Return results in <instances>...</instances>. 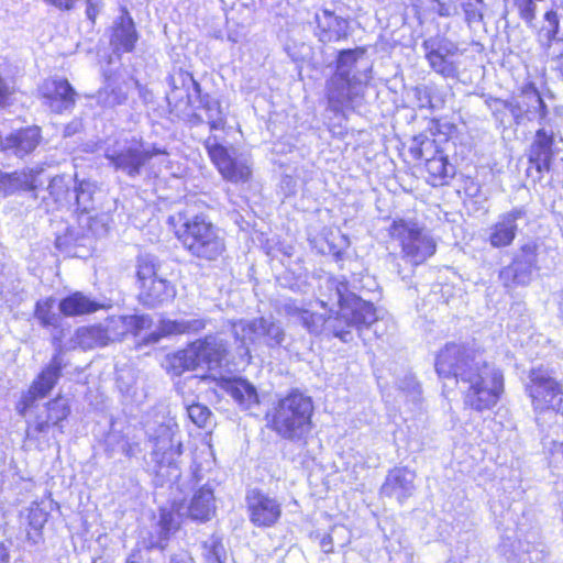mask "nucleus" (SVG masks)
<instances>
[{
    "label": "nucleus",
    "mask_w": 563,
    "mask_h": 563,
    "mask_svg": "<svg viewBox=\"0 0 563 563\" xmlns=\"http://www.w3.org/2000/svg\"><path fill=\"white\" fill-rule=\"evenodd\" d=\"M319 302L335 317L325 318L297 306L295 302L285 303L288 316L297 318L301 324L313 334L329 329L334 336L343 342L353 340L352 329L362 330L377 321V312L373 303L350 292L345 280L336 277H325L319 285Z\"/></svg>",
    "instance_id": "1"
},
{
    "label": "nucleus",
    "mask_w": 563,
    "mask_h": 563,
    "mask_svg": "<svg viewBox=\"0 0 563 563\" xmlns=\"http://www.w3.org/2000/svg\"><path fill=\"white\" fill-rule=\"evenodd\" d=\"M169 223L177 239L192 256L216 261L225 250L219 230L202 214H194L186 209L170 216Z\"/></svg>",
    "instance_id": "2"
},
{
    "label": "nucleus",
    "mask_w": 563,
    "mask_h": 563,
    "mask_svg": "<svg viewBox=\"0 0 563 563\" xmlns=\"http://www.w3.org/2000/svg\"><path fill=\"white\" fill-rule=\"evenodd\" d=\"M464 406L483 412L494 408L504 391L503 373L484 356L474 358L471 369L459 373Z\"/></svg>",
    "instance_id": "3"
},
{
    "label": "nucleus",
    "mask_w": 563,
    "mask_h": 563,
    "mask_svg": "<svg viewBox=\"0 0 563 563\" xmlns=\"http://www.w3.org/2000/svg\"><path fill=\"white\" fill-rule=\"evenodd\" d=\"M178 424L172 418H164L157 428H148L150 441L153 443L151 462L155 473L156 485L164 486L180 476L176 459L181 455V442L177 438Z\"/></svg>",
    "instance_id": "4"
},
{
    "label": "nucleus",
    "mask_w": 563,
    "mask_h": 563,
    "mask_svg": "<svg viewBox=\"0 0 563 563\" xmlns=\"http://www.w3.org/2000/svg\"><path fill=\"white\" fill-rule=\"evenodd\" d=\"M313 405L310 397L291 391L274 409L272 429L285 439H300L310 430Z\"/></svg>",
    "instance_id": "5"
},
{
    "label": "nucleus",
    "mask_w": 563,
    "mask_h": 563,
    "mask_svg": "<svg viewBox=\"0 0 563 563\" xmlns=\"http://www.w3.org/2000/svg\"><path fill=\"white\" fill-rule=\"evenodd\" d=\"M389 236L401 249L402 258L418 266L434 255L437 243L432 235L413 221L394 220L388 229Z\"/></svg>",
    "instance_id": "6"
},
{
    "label": "nucleus",
    "mask_w": 563,
    "mask_h": 563,
    "mask_svg": "<svg viewBox=\"0 0 563 563\" xmlns=\"http://www.w3.org/2000/svg\"><path fill=\"white\" fill-rule=\"evenodd\" d=\"M526 391L537 415V421H540L544 413L563 412V388L550 369H531Z\"/></svg>",
    "instance_id": "7"
},
{
    "label": "nucleus",
    "mask_w": 563,
    "mask_h": 563,
    "mask_svg": "<svg viewBox=\"0 0 563 563\" xmlns=\"http://www.w3.org/2000/svg\"><path fill=\"white\" fill-rule=\"evenodd\" d=\"M158 153L146 151L140 140L128 136L109 140L104 147V157L110 165L129 177L139 176L143 165Z\"/></svg>",
    "instance_id": "8"
},
{
    "label": "nucleus",
    "mask_w": 563,
    "mask_h": 563,
    "mask_svg": "<svg viewBox=\"0 0 563 563\" xmlns=\"http://www.w3.org/2000/svg\"><path fill=\"white\" fill-rule=\"evenodd\" d=\"M205 147L210 159L225 180L239 184L246 183L251 178L252 163L247 156L236 154L234 151L230 152L219 144L213 136L206 140Z\"/></svg>",
    "instance_id": "9"
},
{
    "label": "nucleus",
    "mask_w": 563,
    "mask_h": 563,
    "mask_svg": "<svg viewBox=\"0 0 563 563\" xmlns=\"http://www.w3.org/2000/svg\"><path fill=\"white\" fill-rule=\"evenodd\" d=\"M520 98L521 100L515 98L509 100L493 99L488 106L494 112L501 109L508 110L517 124L521 123L525 119L532 120L536 118L542 124L547 118L548 110L536 85L532 82L526 84L521 89Z\"/></svg>",
    "instance_id": "10"
},
{
    "label": "nucleus",
    "mask_w": 563,
    "mask_h": 563,
    "mask_svg": "<svg viewBox=\"0 0 563 563\" xmlns=\"http://www.w3.org/2000/svg\"><path fill=\"white\" fill-rule=\"evenodd\" d=\"M233 334L244 347V355L250 354L249 345L264 343L269 347L278 346L285 339L282 327L268 319L258 318L252 321L240 320L232 325Z\"/></svg>",
    "instance_id": "11"
},
{
    "label": "nucleus",
    "mask_w": 563,
    "mask_h": 563,
    "mask_svg": "<svg viewBox=\"0 0 563 563\" xmlns=\"http://www.w3.org/2000/svg\"><path fill=\"white\" fill-rule=\"evenodd\" d=\"M483 356L477 350L462 344L449 343L437 355L435 371L441 379L452 380L453 384L460 382V372L471 369L474 358Z\"/></svg>",
    "instance_id": "12"
},
{
    "label": "nucleus",
    "mask_w": 563,
    "mask_h": 563,
    "mask_svg": "<svg viewBox=\"0 0 563 563\" xmlns=\"http://www.w3.org/2000/svg\"><path fill=\"white\" fill-rule=\"evenodd\" d=\"M537 251L538 245L536 242H528L519 249L512 263L504 267L499 273V278L505 287L510 288L515 285H527L530 283L532 273L538 269Z\"/></svg>",
    "instance_id": "13"
},
{
    "label": "nucleus",
    "mask_w": 563,
    "mask_h": 563,
    "mask_svg": "<svg viewBox=\"0 0 563 563\" xmlns=\"http://www.w3.org/2000/svg\"><path fill=\"white\" fill-rule=\"evenodd\" d=\"M430 67L443 77H455L457 74V46L445 38H429L422 44Z\"/></svg>",
    "instance_id": "14"
},
{
    "label": "nucleus",
    "mask_w": 563,
    "mask_h": 563,
    "mask_svg": "<svg viewBox=\"0 0 563 563\" xmlns=\"http://www.w3.org/2000/svg\"><path fill=\"white\" fill-rule=\"evenodd\" d=\"M415 143L411 152L416 158L426 161V168L433 184H442L446 178L454 175L453 165L437 150L433 140L424 137L419 141V139H415Z\"/></svg>",
    "instance_id": "15"
},
{
    "label": "nucleus",
    "mask_w": 563,
    "mask_h": 563,
    "mask_svg": "<svg viewBox=\"0 0 563 563\" xmlns=\"http://www.w3.org/2000/svg\"><path fill=\"white\" fill-rule=\"evenodd\" d=\"M64 367L63 360L56 354L49 364L37 375L29 390L22 396L19 410L22 415L30 409L37 399L46 397L57 384Z\"/></svg>",
    "instance_id": "16"
},
{
    "label": "nucleus",
    "mask_w": 563,
    "mask_h": 563,
    "mask_svg": "<svg viewBox=\"0 0 563 563\" xmlns=\"http://www.w3.org/2000/svg\"><path fill=\"white\" fill-rule=\"evenodd\" d=\"M251 522L256 527H272L282 515L278 500L260 490H251L246 497Z\"/></svg>",
    "instance_id": "17"
},
{
    "label": "nucleus",
    "mask_w": 563,
    "mask_h": 563,
    "mask_svg": "<svg viewBox=\"0 0 563 563\" xmlns=\"http://www.w3.org/2000/svg\"><path fill=\"white\" fill-rule=\"evenodd\" d=\"M196 353L192 356L196 368L216 369L227 354V343L219 335H207L189 344Z\"/></svg>",
    "instance_id": "18"
},
{
    "label": "nucleus",
    "mask_w": 563,
    "mask_h": 563,
    "mask_svg": "<svg viewBox=\"0 0 563 563\" xmlns=\"http://www.w3.org/2000/svg\"><path fill=\"white\" fill-rule=\"evenodd\" d=\"M526 210L522 207L514 208L498 217L496 223L490 228L488 242L493 247L509 246L518 231V221L526 218Z\"/></svg>",
    "instance_id": "19"
},
{
    "label": "nucleus",
    "mask_w": 563,
    "mask_h": 563,
    "mask_svg": "<svg viewBox=\"0 0 563 563\" xmlns=\"http://www.w3.org/2000/svg\"><path fill=\"white\" fill-rule=\"evenodd\" d=\"M101 324L110 344L120 341L128 333L137 335L140 331L151 327L152 320L146 314L112 316Z\"/></svg>",
    "instance_id": "20"
},
{
    "label": "nucleus",
    "mask_w": 563,
    "mask_h": 563,
    "mask_svg": "<svg viewBox=\"0 0 563 563\" xmlns=\"http://www.w3.org/2000/svg\"><path fill=\"white\" fill-rule=\"evenodd\" d=\"M45 104L56 113L71 109L75 104V90L65 79H48L42 88Z\"/></svg>",
    "instance_id": "21"
},
{
    "label": "nucleus",
    "mask_w": 563,
    "mask_h": 563,
    "mask_svg": "<svg viewBox=\"0 0 563 563\" xmlns=\"http://www.w3.org/2000/svg\"><path fill=\"white\" fill-rule=\"evenodd\" d=\"M179 515H186L195 521H208L216 512L213 487L205 484L195 490L189 504L177 508Z\"/></svg>",
    "instance_id": "22"
},
{
    "label": "nucleus",
    "mask_w": 563,
    "mask_h": 563,
    "mask_svg": "<svg viewBox=\"0 0 563 563\" xmlns=\"http://www.w3.org/2000/svg\"><path fill=\"white\" fill-rule=\"evenodd\" d=\"M559 27L560 21L558 13L553 10L545 12L540 37L542 41H547V54L552 66L558 69L563 77V38L556 37Z\"/></svg>",
    "instance_id": "23"
},
{
    "label": "nucleus",
    "mask_w": 563,
    "mask_h": 563,
    "mask_svg": "<svg viewBox=\"0 0 563 563\" xmlns=\"http://www.w3.org/2000/svg\"><path fill=\"white\" fill-rule=\"evenodd\" d=\"M70 413L66 398L58 396L45 405L44 411L36 416L34 422L30 423L27 435L35 433H47L51 427H59Z\"/></svg>",
    "instance_id": "24"
},
{
    "label": "nucleus",
    "mask_w": 563,
    "mask_h": 563,
    "mask_svg": "<svg viewBox=\"0 0 563 563\" xmlns=\"http://www.w3.org/2000/svg\"><path fill=\"white\" fill-rule=\"evenodd\" d=\"M415 472L407 467L391 470L382 486V494L396 498L399 503L410 497L415 492Z\"/></svg>",
    "instance_id": "25"
},
{
    "label": "nucleus",
    "mask_w": 563,
    "mask_h": 563,
    "mask_svg": "<svg viewBox=\"0 0 563 563\" xmlns=\"http://www.w3.org/2000/svg\"><path fill=\"white\" fill-rule=\"evenodd\" d=\"M41 141V130L38 126H29L9 134L5 139L0 135V148L3 152H12L19 157H23L33 152Z\"/></svg>",
    "instance_id": "26"
},
{
    "label": "nucleus",
    "mask_w": 563,
    "mask_h": 563,
    "mask_svg": "<svg viewBox=\"0 0 563 563\" xmlns=\"http://www.w3.org/2000/svg\"><path fill=\"white\" fill-rule=\"evenodd\" d=\"M357 84H360V80L355 75L352 77L340 76V79L335 82L333 75L327 85L330 107L336 111L349 107L357 95Z\"/></svg>",
    "instance_id": "27"
},
{
    "label": "nucleus",
    "mask_w": 563,
    "mask_h": 563,
    "mask_svg": "<svg viewBox=\"0 0 563 563\" xmlns=\"http://www.w3.org/2000/svg\"><path fill=\"white\" fill-rule=\"evenodd\" d=\"M553 132L541 128L536 132L534 140L530 147L529 161L539 173L549 172L553 158Z\"/></svg>",
    "instance_id": "28"
},
{
    "label": "nucleus",
    "mask_w": 563,
    "mask_h": 563,
    "mask_svg": "<svg viewBox=\"0 0 563 563\" xmlns=\"http://www.w3.org/2000/svg\"><path fill=\"white\" fill-rule=\"evenodd\" d=\"M317 36L323 43L336 42L347 35L349 22L329 10L316 14Z\"/></svg>",
    "instance_id": "29"
},
{
    "label": "nucleus",
    "mask_w": 563,
    "mask_h": 563,
    "mask_svg": "<svg viewBox=\"0 0 563 563\" xmlns=\"http://www.w3.org/2000/svg\"><path fill=\"white\" fill-rule=\"evenodd\" d=\"M137 32L135 30L134 22L130 16L129 12L123 9L121 16L114 24L111 45L113 51L119 53L132 52L137 41Z\"/></svg>",
    "instance_id": "30"
},
{
    "label": "nucleus",
    "mask_w": 563,
    "mask_h": 563,
    "mask_svg": "<svg viewBox=\"0 0 563 563\" xmlns=\"http://www.w3.org/2000/svg\"><path fill=\"white\" fill-rule=\"evenodd\" d=\"M207 325L206 319H181V320H163L161 322V333H151L147 343H156L163 335L195 333L203 330Z\"/></svg>",
    "instance_id": "31"
},
{
    "label": "nucleus",
    "mask_w": 563,
    "mask_h": 563,
    "mask_svg": "<svg viewBox=\"0 0 563 563\" xmlns=\"http://www.w3.org/2000/svg\"><path fill=\"white\" fill-rule=\"evenodd\" d=\"M175 294L174 287L166 279L158 277L152 279V282H146L145 285L141 287L140 299L144 305L155 307L172 300Z\"/></svg>",
    "instance_id": "32"
},
{
    "label": "nucleus",
    "mask_w": 563,
    "mask_h": 563,
    "mask_svg": "<svg viewBox=\"0 0 563 563\" xmlns=\"http://www.w3.org/2000/svg\"><path fill=\"white\" fill-rule=\"evenodd\" d=\"M222 388L234 399L243 409H251L258 404L256 389L249 382L234 378L224 380Z\"/></svg>",
    "instance_id": "33"
},
{
    "label": "nucleus",
    "mask_w": 563,
    "mask_h": 563,
    "mask_svg": "<svg viewBox=\"0 0 563 563\" xmlns=\"http://www.w3.org/2000/svg\"><path fill=\"white\" fill-rule=\"evenodd\" d=\"M58 307L63 314L75 317L95 312L101 306L82 292L76 291L62 299Z\"/></svg>",
    "instance_id": "34"
},
{
    "label": "nucleus",
    "mask_w": 563,
    "mask_h": 563,
    "mask_svg": "<svg viewBox=\"0 0 563 563\" xmlns=\"http://www.w3.org/2000/svg\"><path fill=\"white\" fill-rule=\"evenodd\" d=\"M102 324L81 327L75 333V343L84 350L102 347L109 344Z\"/></svg>",
    "instance_id": "35"
},
{
    "label": "nucleus",
    "mask_w": 563,
    "mask_h": 563,
    "mask_svg": "<svg viewBox=\"0 0 563 563\" xmlns=\"http://www.w3.org/2000/svg\"><path fill=\"white\" fill-rule=\"evenodd\" d=\"M195 351L188 345L186 349L180 350L176 353L168 354L164 362L166 371L174 375L179 376L186 371L197 369L192 356Z\"/></svg>",
    "instance_id": "36"
},
{
    "label": "nucleus",
    "mask_w": 563,
    "mask_h": 563,
    "mask_svg": "<svg viewBox=\"0 0 563 563\" xmlns=\"http://www.w3.org/2000/svg\"><path fill=\"white\" fill-rule=\"evenodd\" d=\"M202 108L206 111L208 123L211 131L222 130L225 125V114L218 99L206 97L201 100Z\"/></svg>",
    "instance_id": "37"
},
{
    "label": "nucleus",
    "mask_w": 563,
    "mask_h": 563,
    "mask_svg": "<svg viewBox=\"0 0 563 563\" xmlns=\"http://www.w3.org/2000/svg\"><path fill=\"white\" fill-rule=\"evenodd\" d=\"M55 300L53 298H45L38 300L35 307V318L44 327L55 325L58 321V314L54 311Z\"/></svg>",
    "instance_id": "38"
},
{
    "label": "nucleus",
    "mask_w": 563,
    "mask_h": 563,
    "mask_svg": "<svg viewBox=\"0 0 563 563\" xmlns=\"http://www.w3.org/2000/svg\"><path fill=\"white\" fill-rule=\"evenodd\" d=\"M363 54L358 49L342 51L338 58L336 73L334 74V82L340 79V76L352 77V67L356 63L357 56Z\"/></svg>",
    "instance_id": "39"
},
{
    "label": "nucleus",
    "mask_w": 563,
    "mask_h": 563,
    "mask_svg": "<svg viewBox=\"0 0 563 563\" xmlns=\"http://www.w3.org/2000/svg\"><path fill=\"white\" fill-rule=\"evenodd\" d=\"M97 98L100 104L111 108L123 103L126 96L120 88L108 85L99 90Z\"/></svg>",
    "instance_id": "40"
},
{
    "label": "nucleus",
    "mask_w": 563,
    "mask_h": 563,
    "mask_svg": "<svg viewBox=\"0 0 563 563\" xmlns=\"http://www.w3.org/2000/svg\"><path fill=\"white\" fill-rule=\"evenodd\" d=\"M136 275L140 282V288L144 286L146 282L158 278L156 265L150 256L139 257Z\"/></svg>",
    "instance_id": "41"
},
{
    "label": "nucleus",
    "mask_w": 563,
    "mask_h": 563,
    "mask_svg": "<svg viewBox=\"0 0 563 563\" xmlns=\"http://www.w3.org/2000/svg\"><path fill=\"white\" fill-rule=\"evenodd\" d=\"M188 417L199 428H205L209 424L212 413L207 406L201 404H192L187 408Z\"/></svg>",
    "instance_id": "42"
},
{
    "label": "nucleus",
    "mask_w": 563,
    "mask_h": 563,
    "mask_svg": "<svg viewBox=\"0 0 563 563\" xmlns=\"http://www.w3.org/2000/svg\"><path fill=\"white\" fill-rule=\"evenodd\" d=\"M48 518V514L41 508L37 504H33L27 509V522L32 530L36 533V536H40V531L46 523Z\"/></svg>",
    "instance_id": "43"
},
{
    "label": "nucleus",
    "mask_w": 563,
    "mask_h": 563,
    "mask_svg": "<svg viewBox=\"0 0 563 563\" xmlns=\"http://www.w3.org/2000/svg\"><path fill=\"white\" fill-rule=\"evenodd\" d=\"M75 199L79 209L84 212H88L91 208L90 200V185L86 183H81L79 187L75 190Z\"/></svg>",
    "instance_id": "44"
},
{
    "label": "nucleus",
    "mask_w": 563,
    "mask_h": 563,
    "mask_svg": "<svg viewBox=\"0 0 563 563\" xmlns=\"http://www.w3.org/2000/svg\"><path fill=\"white\" fill-rule=\"evenodd\" d=\"M515 4L519 10V15L527 23H531L536 18V4L533 0H515Z\"/></svg>",
    "instance_id": "45"
},
{
    "label": "nucleus",
    "mask_w": 563,
    "mask_h": 563,
    "mask_svg": "<svg viewBox=\"0 0 563 563\" xmlns=\"http://www.w3.org/2000/svg\"><path fill=\"white\" fill-rule=\"evenodd\" d=\"M158 525H159L161 534L163 536V538H167L169 532L172 530L177 529V527H178V523L175 521L174 516L170 512L165 511V510H163L161 512Z\"/></svg>",
    "instance_id": "46"
},
{
    "label": "nucleus",
    "mask_w": 563,
    "mask_h": 563,
    "mask_svg": "<svg viewBox=\"0 0 563 563\" xmlns=\"http://www.w3.org/2000/svg\"><path fill=\"white\" fill-rule=\"evenodd\" d=\"M22 178L20 176L16 177V179L20 183V187L24 190H34L38 186V181L36 179V176L34 175L33 170H31L29 174L23 173Z\"/></svg>",
    "instance_id": "47"
},
{
    "label": "nucleus",
    "mask_w": 563,
    "mask_h": 563,
    "mask_svg": "<svg viewBox=\"0 0 563 563\" xmlns=\"http://www.w3.org/2000/svg\"><path fill=\"white\" fill-rule=\"evenodd\" d=\"M13 86L0 76V106H2L7 98L13 92Z\"/></svg>",
    "instance_id": "48"
},
{
    "label": "nucleus",
    "mask_w": 563,
    "mask_h": 563,
    "mask_svg": "<svg viewBox=\"0 0 563 563\" xmlns=\"http://www.w3.org/2000/svg\"><path fill=\"white\" fill-rule=\"evenodd\" d=\"M99 12V0H87V16L89 20L95 22V19Z\"/></svg>",
    "instance_id": "49"
},
{
    "label": "nucleus",
    "mask_w": 563,
    "mask_h": 563,
    "mask_svg": "<svg viewBox=\"0 0 563 563\" xmlns=\"http://www.w3.org/2000/svg\"><path fill=\"white\" fill-rule=\"evenodd\" d=\"M464 12H465L466 21L468 23H472V22H475V21H478L482 19V14L477 10L471 8V4L464 5Z\"/></svg>",
    "instance_id": "50"
},
{
    "label": "nucleus",
    "mask_w": 563,
    "mask_h": 563,
    "mask_svg": "<svg viewBox=\"0 0 563 563\" xmlns=\"http://www.w3.org/2000/svg\"><path fill=\"white\" fill-rule=\"evenodd\" d=\"M211 548H212V554L217 562H221L222 554H223V547L220 541L212 540L211 541Z\"/></svg>",
    "instance_id": "51"
},
{
    "label": "nucleus",
    "mask_w": 563,
    "mask_h": 563,
    "mask_svg": "<svg viewBox=\"0 0 563 563\" xmlns=\"http://www.w3.org/2000/svg\"><path fill=\"white\" fill-rule=\"evenodd\" d=\"M321 547L325 553H329L332 551V542L330 537L323 538L321 541Z\"/></svg>",
    "instance_id": "52"
},
{
    "label": "nucleus",
    "mask_w": 563,
    "mask_h": 563,
    "mask_svg": "<svg viewBox=\"0 0 563 563\" xmlns=\"http://www.w3.org/2000/svg\"><path fill=\"white\" fill-rule=\"evenodd\" d=\"M126 563H142V558H141V554L140 552H133L131 553L128 559H126Z\"/></svg>",
    "instance_id": "53"
},
{
    "label": "nucleus",
    "mask_w": 563,
    "mask_h": 563,
    "mask_svg": "<svg viewBox=\"0 0 563 563\" xmlns=\"http://www.w3.org/2000/svg\"><path fill=\"white\" fill-rule=\"evenodd\" d=\"M63 181L62 178H54L49 185L52 191Z\"/></svg>",
    "instance_id": "54"
},
{
    "label": "nucleus",
    "mask_w": 563,
    "mask_h": 563,
    "mask_svg": "<svg viewBox=\"0 0 563 563\" xmlns=\"http://www.w3.org/2000/svg\"><path fill=\"white\" fill-rule=\"evenodd\" d=\"M411 385H412V394L416 396V395H419L420 394V388H419V385L416 383V382H411Z\"/></svg>",
    "instance_id": "55"
},
{
    "label": "nucleus",
    "mask_w": 563,
    "mask_h": 563,
    "mask_svg": "<svg viewBox=\"0 0 563 563\" xmlns=\"http://www.w3.org/2000/svg\"><path fill=\"white\" fill-rule=\"evenodd\" d=\"M190 81H191V85L195 88V90L199 92V90H200L199 84L197 81H195L192 78H190Z\"/></svg>",
    "instance_id": "56"
},
{
    "label": "nucleus",
    "mask_w": 563,
    "mask_h": 563,
    "mask_svg": "<svg viewBox=\"0 0 563 563\" xmlns=\"http://www.w3.org/2000/svg\"><path fill=\"white\" fill-rule=\"evenodd\" d=\"M519 545H520L522 552L528 553L530 551L529 545L523 547L520 541H519Z\"/></svg>",
    "instance_id": "57"
},
{
    "label": "nucleus",
    "mask_w": 563,
    "mask_h": 563,
    "mask_svg": "<svg viewBox=\"0 0 563 563\" xmlns=\"http://www.w3.org/2000/svg\"><path fill=\"white\" fill-rule=\"evenodd\" d=\"M172 563H189V562H188V561H186V560H183V559H180V560H178V559H173V560H172Z\"/></svg>",
    "instance_id": "58"
}]
</instances>
